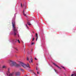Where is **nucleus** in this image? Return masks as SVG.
<instances>
[{
    "mask_svg": "<svg viewBox=\"0 0 76 76\" xmlns=\"http://www.w3.org/2000/svg\"><path fill=\"white\" fill-rule=\"evenodd\" d=\"M34 59H35V60H37V58H34Z\"/></svg>",
    "mask_w": 76,
    "mask_h": 76,
    "instance_id": "obj_23",
    "label": "nucleus"
},
{
    "mask_svg": "<svg viewBox=\"0 0 76 76\" xmlns=\"http://www.w3.org/2000/svg\"><path fill=\"white\" fill-rule=\"evenodd\" d=\"M20 70H21V71H23H23H24V70L23 69H21V68H20Z\"/></svg>",
    "mask_w": 76,
    "mask_h": 76,
    "instance_id": "obj_13",
    "label": "nucleus"
},
{
    "mask_svg": "<svg viewBox=\"0 0 76 76\" xmlns=\"http://www.w3.org/2000/svg\"><path fill=\"white\" fill-rule=\"evenodd\" d=\"M31 63H32L33 61L32 60V58H31Z\"/></svg>",
    "mask_w": 76,
    "mask_h": 76,
    "instance_id": "obj_15",
    "label": "nucleus"
},
{
    "mask_svg": "<svg viewBox=\"0 0 76 76\" xmlns=\"http://www.w3.org/2000/svg\"><path fill=\"white\" fill-rule=\"evenodd\" d=\"M27 60H29V58H28V57H27Z\"/></svg>",
    "mask_w": 76,
    "mask_h": 76,
    "instance_id": "obj_19",
    "label": "nucleus"
},
{
    "mask_svg": "<svg viewBox=\"0 0 76 76\" xmlns=\"http://www.w3.org/2000/svg\"><path fill=\"white\" fill-rule=\"evenodd\" d=\"M16 41H18L19 43H20V41H19V39H18V40L16 39Z\"/></svg>",
    "mask_w": 76,
    "mask_h": 76,
    "instance_id": "obj_14",
    "label": "nucleus"
},
{
    "mask_svg": "<svg viewBox=\"0 0 76 76\" xmlns=\"http://www.w3.org/2000/svg\"><path fill=\"white\" fill-rule=\"evenodd\" d=\"M10 63H12V64L13 66H15L16 64V63L12 60H10L9 61Z\"/></svg>",
    "mask_w": 76,
    "mask_h": 76,
    "instance_id": "obj_3",
    "label": "nucleus"
},
{
    "mask_svg": "<svg viewBox=\"0 0 76 76\" xmlns=\"http://www.w3.org/2000/svg\"><path fill=\"white\" fill-rule=\"evenodd\" d=\"M15 66L17 67H20V65L19 64H16Z\"/></svg>",
    "mask_w": 76,
    "mask_h": 76,
    "instance_id": "obj_8",
    "label": "nucleus"
},
{
    "mask_svg": "<svg viewBox=\"0 0 76 76\" xmlns=\"http://www.w3.org/2000/svg\"><path fill=\"white\" fill-rule=\"evenodd\" d=\"M14 75V73L13 72L10 74L9 76H13Z\"/></svg>",
    "mask_w": 76,
    "mask_h": 76,
    "instance_id": "obj_7",
    "label": "nucleus"
},
{
    "mask_svg": "<svg viewBox=\"0 0 76 76\" xmlns=\"http://www.w3.org/2000/svg\"><path fill=\"white\" fill-rule=\"evenodd\" d=\"M25 76H28L27 75H25Z\"/></svg>",
    "mask_w": 76,
    "mask_h": 76,
    "instance_id": "obj_31",
    "label": "nucleus"
},
{
    "mask_svg": "<svg viewBox=\"0 0 76 76\" xmlns=\"http://www.w3.org/2000/svg\"><path fill=\"white\" fill-rule=\"evenodd\" d=\"M35 44V43H34V42H32L31 43V45H34V44Z\"/></svg>",
    "mask_w": 76,
    "mask_h": 76,
    "instance_id": "obj_17",
    "label": "nucleus"
},
{
    "mask_svg": "<svg viewBox=\"0 0 76 76\" xmlns=\"http://www.w3.org/2000/svg\"><path fill=\"white\" fill-rule=\"evenodd\" d=\"M27 24H28V25H31V23H30L28 21L27 22Z\"/></svg>",
    "mask_w": 76,
    "mask_h": 76,
    "instance_id": "obj_12",
    "label": "nucleus"
},
{
    "mask_svg": "<svg viewBox=\"0 0 76 76\" xmlns=\"http://www.w3.org/2000/svg\"><path fill=\"white\" fill-rule=\"evenodd\" d=\"M53 64L54 65V66H56V67H57L59 68V69H61V68H60V67L57 65L56 64L54 63H53Z\"/></svg>",
    "mask_w": 76,
    "mask_h": 76,
    "instance_id": "obj_5",
    "label": "nucleus"
},
{
    "mask_svg": "<svg viewBox=\"0 0 76 76\" xmlns=\"http://www.w3.org/2000/svg\"><path fill=\"white\" fill-rule=\"evenodd\" d=\"M22 4H21V7H22Z\"/></svg>",
    "mask_w": 76,
    "mask_h": 76,
    "instance_id": "obj_21",
    "label": "nucleus"
},
{
    "mask_svg": "<svg viewBox=\"0 0 76 76\" xmlns=\"http://www.w3.org/2000/svg\"><path fill=\"white\" fill-rule=\"evenodd\" d=\"M37 73L38 74H39V73L38 72H37Z\"/></svg>",
    "mask_w": 76,
    "mask_h": 76,
    "instance_id": "obj_28",
    "label": "nucleus"
},
{
    "mask_svg": "<svg viewBox=\"0 0 76 76\" xmlns=\"http://www.w3.org/2000/svg\"><path fill=\"white\" fill-rule=\"evenodd\" d=\"M6 66H2L3 69H6Z\"/></svg>",
    "mask_w": 76,
    "mask_h": 76,
    "instance_id": "obj_10",
    "label": "nucleus"
},
{
    "mask_svg": "<svg viewBox=\"0 0 76 76\" xmlns=\"http://www.w3.org/2000/svg\"><path fill=\"white\" fill-rule=\"evenodd\" d=\"M26 26L28 28V26H27V24L26 25Z\"/></svg>",
    "mask_w": 76,
    "mask_h": 76,
    "instance_id": "obj_22",
    "label": "nucleus"
},
{
    "mask_svg": "<svg viewBox=\"0 0 76 76\" xmlns=\"http://www.w3.org/2000/svg\"><path fill=\"white\" fill-rule=\"evenodd\" d=\"M61 67H62L63 68V69H64L65 70V68H64V67L63 66H61Z\"/></svg>",
    "mask_w": 76,
    "mask_h": 76,
    "instance_id": "obj_16",
    "label": "nucleus"
},
{
    "mask_svg": "<svg viewBox=\"0 0 76 76\" xmlns=\"http://www.w3.org/2000/svg\"><path fill=\"white\" fill-rule=\"evenodd\" d=\"M20 64H21V66L24 68L29 67V64H27L26 65L23 62H20Z\"/></svg>",
    "mask_w": 76,
    "mask_h": 76,
    "instance_id": "obj_2",
    "label": "nucleus"
},
{
    "mask_svg": "<svg viewBox=\"0 0 76 76\" xmlns=\"http://www.w3.org/2000/svg\"><path fill=\"white\" fill-rule=\"evenodd\" d=\"M54 70H55V72H56V69H54Z\"/></svg>",
    "mask_w": 76,
    "mask_h": 76,
    "instance_id": "obj_27",
    "label": "nucleus"
},
{
    "mask_svg": "<svg viewBox=\"0 0 76 76\" xmlns=\"http://www.w3.org/2000/svg\"><path fill=\"white\" fill-rule=\"evenodd\" d=\"M7 75H9V74H7Z\"/></svg>",
    "mask_w": 76,
    "mask_h": 76,
    "instance_id": "obj_32",
    "label": "nucleus"
},
{
    "mask_svg": "<svg viewBox=\"0 0 76 76\" xmlns=\"http://www.w3.org/2000/svg\"><path fill=\"white\" fill-rule=\"evenodd\" d=\"M36 70H38V68H37V67H36Z\"/></svg>",
    "mask_w": 76,
    "mask_h": 76,
    "instance_id": "obj_25",
    "label": "nucleus"
},
{
    "mask_svg": "<svg viewBox=\"0 0 76 76\" xmlns=\"http://www.w3.org/2000/svg\"><path fill=\"white\" fill-rule=\"evenodd\" d=\"M20 73L19 72H17L15 73V75L17 76H19V75H20Z\"/></svg>",
    "mask_w": 76,
    "mask_h": 76,
    "instance_id": "obj_6",
    "label": "nucleus"
},
{
    "mask_svg": "<svg viewBox=\"0 0 76 76\" xmlns=\"http://www.w3.org/2000/svg\"><path fill=\"white\" fill-rule=\"evenodd\" d=\"M75 76H76V74H75Z\"/></svg>",
    "mask_w": 76,
    "mask_h": 76,
    "instance_id": "obj_30",
    "label": "nucleus"
},
{
    "mask_svg": "<svg viewBox=\"0 0 76 76\" xmlns=\"http://www.w3.org/2000/svg\"><path fill=\"white\" fill-rule=\"evenodd\" d=\"M32 51V50H31V51Z\"/></svg>",
    "mask_w": 76,
    "mask_h": 76,
    "instance_id": "obj_33",
    "label": "nucleus"
},
{
    "mask_svg": "<svg viewBox=\"0 0 76 76\" xmlns=\"http://www.w3.org/2000/svg\"><path fill=\"white\" fill-rule=\"evenodd\" d=\"M15 50H16V51H18V49H17V48H15Z\"/></svg>",
    "mask_w": 76,
    "mask_h": 76,
    "instance_id": "obj_18",
    "label": "nucleus"
},
{
    "mask_svg": "<svg viewBox=\"0 0 76 76\" xmlns=\"http://www.w3.org/2000/svg\"><path fill=\"white\" fill-rule=\"evenodd\" d=\"M33 33H34V32L33 31Z\"/></svg>",
    "mask_w": 76,
    "mask_h": 76,
    "instance_id": "obj_29",
    "label": "nucleus"
},
{
    "mask_svg": "<svg viewBox=\"0 0 76 76\" xmlns=\"http://www.w3.org/2000/svg\"><path fill=\"white\" fill-rule=\"evenodd\" d=\"M34 37H33V39H32V41H34Z\"/></svg>",
    "mask_w": 76,
    "mask_h": 76,
    "instance_id": "obj_20",
    "label": "nucleus"
},
{
    "mask_svg": "<svg viewBox=\"0 0 76 76\" xmlns=\"http://www.w3.org/2000/svg\"><path fill=\"white\" fill-rule=\"evenodd\" d=\"M18 37H19V34H18Z\"/></svg>",
    "mask_w": 76,
    "mask_h": 76,
    "instance_id": "obj_26",
    "label": "nucleus"
},
{
    "mask_svg": "<svg viewBox=\"0 0 76 76\" xmlns=\"http://www.w3.org/2000/svg\"><path fill=\"white\" fill-rule=\"evenodd\" d=\"M29 68H30V67H29Z\"/></svg>",
    "mask_w": 76,
    "mask_h": 76,
    "instance_id": "obj_34",
    "label": "nucleus"
},
{
    "mask_svg": "<svg viewBox=\"0 0 76 76\" xmlns=\"http://www.w3.org/2000/svg\"><path fill=\"white\" fill-rule=\"evenodd\" d=\"M12 27L13 28V29L14 32V35L15 36L16 35V34L18 33V30L16 28V27H15V23L12 22Z\"/></svg>",
    "mask_w": 76,
    "mask_h": 76,
    "instance_id": "obj_1",
    "label": "nucleus"
},
{
    "mask_svg": "<svg viewBox=\"0 0 76 76\" xmlns=\"http://www.w3.org/2000/svg\"><path fill=\"white\" fill-rule=\"evenodd\" d=\"M8 73H10V72H9V71H10V68H8Z\"/></svg>",
    "mask_w": 76,
    "mask_h": 76,
    "instance_id": "obj_11",
    "label": "nucleus"
},
{
    "mask_svg": "<svg viewBox=\"0 0 76 76\" xmlns=\"http://www.w3.org/2000/svg\"><path fill=\"white\" fill-rule=\"evenodd\" d=\"M25 10H23V15H24V16H26V17H27V16H26V14L25 13Z\"/></svg>",
    "mask_w": 76,
    "mask_h": 76,
    "instance_id": "obj_4",
    "label": "nucleus"
},
{
    "mask_svg": "<svg viewBox=\"0 0 76 76\" xmlns=\"http://www.w3.org/2000/svg\"><path fill=\"white\" fill-rule=\"evenodd\" d=\"M36 37H37L36 39V41H37V39H38V34H36Z\"/></svg>",
    "mask_w": 76,
    "mask_h": 76,
    "instance_id": "obj_9",
    "label": "nucleus"
},
{
    "mask_svg": "<svg viewBox=\"0 0 76 76\" xmlns=\"http://www.w3.org/2000/svg\"><path fill=\"white\" fill-rule=\"evenodd\" d=\"M74 74H72V75H71V76H74Z\"/></svg>",
    "mask_w": 76,
    "mask_h": 76,
    "instance_id": "obj_24",
    "label": "nucleus"
}]
</instances>
